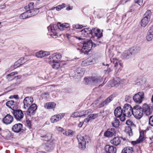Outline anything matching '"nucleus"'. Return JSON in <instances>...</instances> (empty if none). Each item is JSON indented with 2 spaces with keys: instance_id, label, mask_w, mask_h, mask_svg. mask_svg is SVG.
<instances>
[{
  "instance_id": "1",
  "label": "nucleus",
  "mask_w": 153,
  "mask_h": 153,
  "mask_svg": "<svg viewBox=\"0 0 153 153\" xmlns=\"http://www.w3.org/2000/svg\"><path fill=\"white\" fill-rule=\"evenodd\" d=\"M85 82L88 84L97 85L102 83L103 80L101 77L92 76L84 79Z\"/></svg>"
},
{
  "instance_id": "2",
  "label": "nucleus",
  "mask_w": 153,
  "mask_h": 153,
  "mask_svg": "<svg viewBox=\"0 0 153 153\" xmlns=\"http://www.w3.org/2000/svg\"><path fill=\"white\" fill-rule=\"evenodd\" d=\"M93 46V43L91 40H89L84 42L81 50V53L88 54Z\"/></svg>"
},
{
  "instance_id": "3",
  "label": "nucleus",
  "mask_w": 153,
  "mask_h": 153,
  "mask_svg": "<svg viewBox=\"0 0 153 153\" xmlns=\"http://www.w3.org/2000/svg\"><path fill=\"white\" fill-rule=\"evenodd\" d=\"M77 138L79 142V147L82 149L85 148L86 142L88 143L90 141V138L89 137H87L85 140L84 137L81 135H77Z\"/></svg>"
},
{
  "instance_id": "4",
  "label": "nucleus",
  "mask_w": 153,
  "mask_h": 153,
  "mask_svg": "<svg viewBox=\"0 0 153 153\" xmlns=\"http://www.w3.org/2000/svg\"><path fill=\"white\" fill-rule=\"evenodd\" d=\"M133 115L137 119H140L143 115V108L139 105H136L133 107Z\"/></svg>"
},
{
  "instance_id": "5",
  "label": "nucleus",
  "mask_w": 153,
  "mask_h": 153,
  "mask_svg": "<svg viewBox=\"0 0 153 153\" xmlns=\"http://www.w3.org/2000/svg\"><path fill=\"white\" fill-rule=\"evenodd\" d=\"M126 124L129 126H128L126 127L125 128V131L126 134V137L128 139L130 137L132 136L133 133L132 131V127L133 126H134V123L130 120H128L126 121Z\"/></svg>"
},
{
  "instance_id": "6",
  "label": "nucleus",
  "mask_w": 153,
  "mask_h": 153,
  "mask_svg": "<svg viewBox=\"0 0 153 153\" xmlns=\"http://www.w3.org/2000/svg\"><path fill=\"white\" fill-rule=\"evenodd\" d=\"M96 30L97 32L94 33V34L95 36L98 38H100L102 36V33H100V30L99 29H96L95 28L93 29L92 30L89 28H85L81 30L82 33H86L87 34H92Z\"/></svg>"
},
{
  "instance_id": "7",
  "label": "nucleus",
  "mask_w": 153,
  "mask_h": 153,
  "mask_svg": "<svg viewBox=\"0 0 153 153\" xmlns=\"http://www.w3.org/2000/svg\"><path fill=\"white\" fill-rule=\"evenodd\" d=\"M133 108H132L130 105L126 104L123 108V114L126 117H130L133 114Z\"/></svg>"
},
{
  "instance_id": "8",
  "label": "nucleus",
  "mask_w": 153,
  "mask_h": 153,
  "mask_svg": "<svg viewBox=\"0 0 153 153\" xmlns=\"http://www.w3.org/2000/svg\"><path fill=\"white\" fill-rule=\"evenodd\" d=\"M62 57L61 54L59 53H54L49 57V62L51 64L52 62H59Z\"/></svg>"
},
{
  "instance_id": "9",
  "label": "nucleus",
  "mask_w": 153,
  "mask_h": 153,
  "mask_svg": "<svg viewBox=\"0 0 153 153\" xmlns=\"http://www.w3.org/2000/svg\"><path fill=\"white\" fill-rule=\"evenodd\" d=\"M144 98V94L143 92H140L135 94L133 97L134 101L136 103L140 104Z\"/></svg>"
},
{
  "instance_id": "10",
  "label": "nucleus",
  "mask_w": 153,
  "mask_h": 153,
  "mask_svg": "<svg viewBox=\"0 0 153 153\" xmlns=\"http://www.w3.org/2000/svg\"><path fill=\"white\" fill-rule=\"evenodd\" d=\"M143 112L146 116L151 114L153 110V106H149L148 105L144 103L143 106Z\"/></svg>"
},
{
  "instance_id": "11",
  "label": "nucleus",
  "mask_w": 153,
  "mask_h": 153,
  "mask_svg": "<svg viewBox=\"0 0 153 153\" xmlns=\"http://www.w3.org/2000/svg\"><path fill=\"white\" fill-rule=\"evenodd\" d=\"M59 29L58 28L57 24L56 25H51L50 26L48 27V29L49 31H51L53 33V34L51 35V36L54 38H56L58 35H57V29Z\"/></svg>"
},
{
  "instance_id": "12",
  "label": "nucleus",
  "mask_w": 153,
  "mask_h": 153,
  "mask_svg": "<svg viewBox=\"0 0 153 153\" xmlns=\"http://www.w3.org/2000/svg\"><path fill=\"white\" fill-rule=\"evenodd\" d=\"M12 113L15 118L18 120H20L23 117L24 114L21 110H13Z\"/></svg>"
},
{
  "instance_id": "13",
  "label": "nucleus",
  "mask_w": 153,
  "mask_h": 153,
  "mask_svg": "<svg viewBox=\"0 0 153 153\" xmlns=\"http://www.w3.org/2000/svg\"><path fill=\"white\" fill-rule=\"evenodd\" d=\"M37 108L36 105L35 104L33 103L31 104L28 108H27V115L30 116L36 113Z\"/></svg>"
},
{
  "instance_id": "14",
  "label": "nucleus",
  "mask_w": 153,
  "mask_h": 153,
  "mask_svg": "<svg viewBox=\"0 0 153 153\" xmlns=\"http://www.w3.org/2000/svg\"><path fill=\"white\" fill-rule=\"evenodd\" d=\"M33 101V98L31 97H26L23 100L24 108H27L32 104Z\"/></svg>"
},
{
  "instance_id": "15",
  "label": "nucleus",
  "mask_w": 153,
  "mask_h": 153,
  "mask_svg": "<svg viewBox=\"0 0 153 153\" xmlns=\"http://www.w3.org/2000/svg\"><path fill=\"white\" fill-rule=\"evenodd\" d=\"M111 62L114 65L115 69L118 68L119 70L120 71L121 70V68L123 67V65L120 61L116 59H113L111 60Z\"/></svg>"
},
{
  "instance_id": "16",
  "label": "nucleus",
  "mask_w": 153,
  "mask_h": 153,
  "mask_svg": "<svg viewBox=\"0 0 153 153\" xmlns=\"http://www.w3.org/2000/svg\"><path fill=\"white\" fill-rule=\"evenodd\" d=\"M12 130L16 133L22 132L23 130L22 129V125L20 123L16 124L12 126Z\"/></svg>"
},
{
  "instance_id": "17",
  "label": "nucleus",
  "mask_w": 153,
  "mask_h": 153,
  "mask_svg": "<svg viewBox=\"0 0 153 153\" xmlns=\"http://www.w3.org/2000/svg\"><path fill=\"white\" fill-rule=\"evenodd\" d=\"M116 134V131L114 128H110L104 133V136L106 137H110L114 136Z\"/></svg>"
},
{
  "instance_id": "18",
  "label": "nucleus",
  "mask_w": 153,
  "mask_h": 153,
  "mask_svg": "<svg viewBox=\"0 0 153 153\" xmlns=\"http://www.w3.org/2000/svg\"><path fill=\"white\" fill-rule=\"evenodd\" d=\"M13 117L9 114H7L3 119V123L6 125L10 124L13 121Z\"/></svg>"
},
{
  "instance_id": "19",
  "label": "nucleus",
  "mask_w": 153,
  "mask_h": 153,
  "mask_svg": "<svg viewBox=\"0 0 153 153\" xmlns=\"http://www.w3.org/2000/svg\"><path fill=\"white\" fill-rule=\"evenodd\" d=\"M64 116V114H60L52 116L51 119L52 123H54L57 122L62 118Z\"/></svg>"
},
{
  "instance_id": "20",
  "label": "nucleus",
  "mask_w": 153,
  "mask_h": 153,
  "mask_svg": "<svg viewBox=\"0 0 153 153\" xmlns=\"http://www.w3.org/2000/svg\"><path fill=\"white\" fill-rule=\"evenodd\" d=\"M113 99V95H111L107 98L104 101L100 103L98 105L99 108L107 105L110 103Z\"/></svg>"
},
{
  "instance_id": "21",
  "label": "nucleus",
  "mask_w": 153,
  "mask_h": 153,
  "mask_svg": "<svg viewBox=\"0 0 153 153\" xmlns=\"http://www.w3.org/2000/svg\"><path fill=\"white\" fill-rule=\"evenodd\" d=\"M6 105L8 107L13 110L17 108L16 102L13 100L7 101L6 103Z\"/></svg>"
},
{
  "instance_id": "22",
  "label": "nucleus",
  "mask_w": 153,
  "mask_h": 153,
  "mask_svg": "<svg viewBox=\"0 0 153 153\" xmlns=\"http://www.w3.org/2000/svg\"><path fill=\"white\" fill-rule=\"evenodd\" d=\"M122 139V137H114L111 140V143L115 146H118L120 144Z\"/></svg>"
},
{
  "instance_id": "23",
  "label": "nucleus",
  "mask_w": 153,
  "mask_h": 153,
  "mask_svg": "<svg viewBox=\"0 0 153 153\" xmlns=\"http://www.w3.org/2000/svg\"><path fill=\"white\" fill-rule=\"evenodd\" d=\"M54 146V144L53 141L48 142L45 144V149L46 151H49L53 149Z\"/></svg>"
},
{
  "instance_id": "24",
  "label": "nucleus",
  "mask_w": 153,
  "mask_h": 153,
  "mask_svg": "<svg viewBox=\"0 0 153 153\" xmlns=\"http://www.w3.org/2000/svg\"><path fill=\"white\" fill-rule=\"evenodd\" d=\"M144 132L141 131L140 132V136L139 138L135 141H132V143L134 145L136 143H140L142 142L144 140Z\"/></svg>"
},
{
  "instance_id": "25",
  "label": "nucleus",
  "mask_w": 153,
  "mask_h": 153,
  "mask_svg": "<svg viewBox=\"0 0 153 153\" xmlns=\"http://www.w3.org/2000/svg\"><path fill=\"white\" fill-rule=\"evenodd\" d=\"M106 152L108 153H116L117 149L114 146H110L107 145L106 146Z\"/></svg>"
},
{
  "instance_id": "26",
  "label": "nucleus",
  "mask_w": 153,
  "mask_h": 153,
  "mask_svg": "<svg viewBox=\"0 0 153 153\" xmlns=\"http://www.w3.org/2000/svg\"><path fill=\"white\" fill-rule=\"evenodd\" d=\"M123 109H122L120 107H118L115 109L114 111V114L116 117H119L123 114Z\"/></svg>"
},
{
  "instance_id": "27",
  "label": "nucleus",
  "mask_w": 153,
  "mask_h": 153,
  "mask_svg": "<svg viewBox=\"0 0 153 153\" xmlns=\"http://www.w3.org/2000/svg\"><path fill=\"white\" fill-rule=\"evenodd\" d=\"M129 49L132 55L139 52L140 51V48L139 47H133Z\"/></svg>"
},
{
  "instance_id": "28",
  "label": "nucleus",
  "mask_w": 153,
  "mask_h": 153,
  "mask_svg": "<svg viewBox=\"0 0 153 153\" xmlns=\"http://www.w3.org/2000/svg\"><path fill=\"white\" fill-rule=\"evenodd\" d=\"M27 11L30 17L36 15L39 11V9H33L32 10H27Z\"/></svg>"
},
{
  "instance_id": "29",
  "label": "nucleus",
  "mask_w": 153,
  "mask_h": 153,
  "mask_svg": "<svg viewBox=\"0 0 153 153\" xmlns=\"http://www.w3.org/2000/svg\"><path fill=\"white\" fill-rule=\"evenodd\" d=\"M81 112L82 117H85L87 116H88L90 115V114L92 113V111L91 109H89Z\"/></svg>"
},
{
  "instance_id": "30",
  "label": "nucleus",
  "mask_w": 153,
  "mask_h": 153,
  "mask_svg": "<svg viewBox=\"0 0 153 153\" xmlns=\"http://www.w3.org/2000/svg\"><path fill=\"white\" fill-rule=\"evenodd\" d=\"M57 25L58 28L61 30H64V28H67L69 27V25L68 24L65 23L63 24L62 25L60 23H57Z\"/></svg>"
},
{
  "instance_id": "31",
  "label": "nucleus",
  "mask_w": 153,
  "mask_h": 153,
  "mask_svg": "<svg viewBox=\"0 0 153 153\" xmlns=\"http://www.w3.org/2000/svg\"><path fill=\"white\" fill-rule=\"evenodd\" d=\"M132 55V54L131 53L130 50L129 49L125 51L122 55L123 56L124 58L128 59L130 58Z\"/></svg>"
},
{
  "instance_id": "32",
  "label": "nucleus",
  "mask_w": 153,
  "mask_h": 153,
  "mask_svg": "<svg viewBox=\"0 0 153 153\" xmlns=\"http://www.w3.org/2000/svg\"><path fill=\"white\" fill-rule=\"evenodd\" d=\"M56 105V104L55 103L50 102L45 104L44 107L47 109H52L54 108Z\"/></svg>"
},
{
  "instance_id": "33",
  "label": "nucleus",
  "mask_w": 153,
  "mask_h": 153,
  "mask_svg": "<svg viewBox=\"0 0 153 153\" xmlns=\"http://www.w3.org/2000/svg\"><path fill=\"white\" fill-rule=\"evenodd\" d=\"M133 149L130 147L125 148L122 151L121 153H133Z\"/></svg>"
},
{
  "instance_id": "34",
  "label": "nucleus",
  "mask_w": 153,
  "mask_h": 153,
  "mask_svg": "<svg viewBox=\"0 0 153 153\" xmlns=\"http://www.w3.org/2000/svg\"><path fill=\"white\" fill-rule=\"evenodd\" d=\"M150 20L144 18L141 20V25L143 27H145L149 23Z\"/></svg>"
},
{
  "instance_id": "35",
  "label": "nucleus",
  "mask_w": 153,
  "mask_h": 153,
  "mask_svg": "<svg viewBox=\"0 0 153 153\" xmlns=\"http://www.w3.org/2000/svg\"><path fill=\"white\" fill-rule=\"evenodd\" d=\"M113 126L114 127L117 128L120 125V122L118 119L116 118H114V120L111 123Z\"/></svg>"
},
{
  "instance_id": "36",
  "label": "nucleus",
  "mask_w": 153,
  "mask_h": 153,
  "mask_svg": "<svg viewBox=\"0 0 153 153\" xmlns=\"http://www.w3.org/2000/svg\"><path fill=\"white\" fill-rule=\"evenodd\" d=\"M42 140L45 141H48L51 140L52 137V134L51 133H48L42 137Z\"/></svg>"
},
{
  "instance_id": "37",
  "label": "nucleus",
  "mask_w": 153,
  "mask_h": 153,
  "mask_svg": "<svg viewBox=\"0 0 153 153\" xmlns=\"http://www.w3.org/2000/svg\"><path fill=\"white\" fill-rule=\"evenodd\" d=\"M152 12L150 10H147L143 16V18L150 20Z\"/></svg>"
},
{
  "instance_id": "38",
  "label": "nucleus",
  "mask_w": 153,
  "mask_h": 153,
  "mask_svg": "<svg viewBox=\"0 0 153 153\" xmlns=\"http://www.w3.org/2000/svg\"><path fill=\"white\" fill-rule=\"evenodd\" d=\"M30 16L27 10L22 14L19 16L20 18L21 19H24L29 17Z\"/></svg>"
},
{
  "instance_id": "39",
  "label": "nucleus",
  "mask_w": 153,
  "mask_h": 153,
  "mask_svg": "<svg viewBox=\"0 0 153 153\" xmlns=\"http://www.w3.org/2000/svg\"><path fill=\"white\" fill-rule=\"evenodd\" d=\"M146 39L148 41H150L153 39V33L148 32L146 36Z\"/></svg>"
},
{
  "instance_id": "40",
  "label": "nucleus",
  "mask_w": 153,
  "mask_h": 153,
  "mask_svg": "<svg viewBox=\"0 0 153 153\" xmlns=\"http://www.w3.org/2000/svg\"><path fill=\"white\" fill-rule=\"evenodd\" d=\"M51 64L52 66V68L56 69H58L60 65L59 62H52Z\"/></svg>"
},
{
  "instance_id": "41",
  "label": "nucleus",
  "mask_w": 153,
  "mask_h": 153,
  "mask_svg": "<svg viewBox=\"0 0 153 153\" xmlns=\"http://www.w3.org/2000/svg\"><path fill=\"white\" fill-rule=\"evenodd\" d=\"M137 6L134 4H131V6L129 7V11L130 12H133L136 10L137 9Z\"/></svg>"
},
{
  "instance_id": "42",
  "label": "nucleus",
  "mask_w": 153,
  "mask_h": 153,
  "mask_svg": "<svg viewBox=\"0 0 153 153\" xmlns=\"http://www.w3.org/2000/svg\"><path fill=\"white\" fill-rule=\"evenodd\" d=\"M71 117H82L81 112H75L72 114Z\"/></svg>"
},
{
  "instance_id": "43",
  "label": "nucleus",
  "mask_w": 153,
  "mask_h": 153,
  "mask_svg": "<svg viewBox=\"0 0 153 153\" xmlns=\"http://www.w3.org/2000/svg\"><path fill=\"white\" fill-rule=\"evenodd\" d=\"M120 79L118 77H116L113 80V85H112V86H114L118 84L120 82Z\"/></svg>"
},
{
  "instance_id": "44",
  "label": "nucleus",
  "mask_w": 153,
  "mask_h": 153,
  "mask_svg": "<svg viewBox=\"0 0 153 153\" xmlns=\"http://www.w3.org/2000/svg\"><path fill=\"white\" fill-rule=\"evenodd\" d=\"M20 60H18L16 62L14 65V67L15 68H17L22 65L25 62H20Z\"/></svg>"
},
{
  "instance_id": "45",
  "label": "nucleus",
  "mask_w": 153,
  "mask_h": 153,
  "mask_svg": "<svg viewBox=\"0 0 153 153\" xmlns=\"http://www.w3.org/2000/svg\"><path fill=\"white\" fill-rule=\"evenodd\" d=\"M35 56L37 58H42L43 57V51H40L39 52H36L35 54Z\"/></svg>"
},
{
  "instance_id": "46",
  "label": "nucleus",
  "mask_w": 153,
  "mask_h": 153,
  "mask_svg": "<svg viewBox=\"0 0 153 153\" xmlns=\"http://www.w3.org/2000/svg\"><path fill=\"white\" fill-rule=\"evenodd\" d=\"M43 79L42 77H39L38 76H35L34 79V81L36 82H41Z\"/></svg>"
},
{
  "instance_id": "47",
  "label": "nucleus",
  "mask_w": 153,
  "mask_h": 153,
  "mask_svg": "<svg viewBox=\"0 0 153 153\" xmlns=\"http://www.w3.org/2000/svg\"><path fill=\"white\" fill-rule=\"evenodd\" d=\"M99 103V100H96L95 101L94 103H92L91 104V105L94 107L96 108L97 107L98 108H99L98 107V105L99 104H98Z\"/></svg>"
},
{
  "instance_id": "48",
  "label": "nucleus",
  "mask_w": 153,
  "mask_h": 153,
  "mask_svg": "<svg viewBox=\"0 0 153 153\" xmlns=\"http://www.w3.org/2000/svg\"><path fill=\"white\" fill-rule=\"evenodd\" d=\"M89 116L91 120L97 118L98 116V114H90V115Z\"/></svg>"
},
{
  "instance_id": "49",
  "label": "nucleus",
  "mask_w": 153,
  "mask_h": 153,
  "mask_svg": "<svg viewBox=\"0 0 153 153\" xmlns=\"http://www.w3.org/2000/svg\"><path fill=\"white\" fill-rule=\"evenodd\" d=\"M149 124L152 126H153V115L151 116L149 118Z\"/></svg>"
},
{
  "instance_id": "50",
  "label": "nucleus",
  "mask_w": 153,
  "mask_h": 153,
  "mask_svg": "<svg viewBox=\"0 0 153 153\" xmlns=\"http://www.w3.org/2000/svg\"><path fill=\"white\" fill-rule=\"evenodd\" d=\"M74 132L72 130H69L67 131V136H72L74 134Z\"/></svg>"
},
{
  "instance_id": "51",
  "label": "nucleus",
  "mask_w": 153,
  "mask_h": 153,
  "mask_svg": "<svg viewBox=\"0 0 153 153\" xmlns=\"http://www.w3.org/2000/svg\"><path fill=\"white\" fill-rule=\"evenodd\" d=\"M33 4L34 3L33 2H30L29 3L28 5V8L29 10H32L33 8Z\"/></svg>"
},
{
  "instance_id": "52",
  "label": "nucleus",
  "mask_w": 153,
  "mask_h": 153,
  "mask_svg": "<svg viewBox=\"0 0 153 153\" xmlns=\"http://www.w3.org/2000/svg\"><path fill=\"white\" fill-rule=\"evenodd\" d=\"M82 65L83 66H86L89 65V64L87 60H85L82 62Z\"/></svg>"
},
{
  "instance_id": "53",
  "label": "nucleus",
  "mask_w": 153,
  "mask_h": 153,
  "mask_svg": "<svg viewBox=\"0 0 153 153\" xmlns=\"http://www.w3.org/2000/svg\"><path fill=\"white\" fill-rule=\"evenodd\" d=\"M112 68H108L107 70H105V73L107 74H108L110 72L112 71Z\"/></svg>"
},
{
  "instance_id": "54",
  "label": "nucleus",
  "mask_w": 153,
  "mask_h": 153,
  "mask_svg": "<svg viewBox=\"0 0 153 153\" xmlns=\"http://www.w3.org/2000/svg\"><path fill=\"white\" fill-rule=\"evenodd\" d=\"M143 2V0H134L135 3L139 5L142 4Z\"/></svg>"
},
{
  "instance_id": "55",
  "label": "nucleus",
  "mask_w": 153,
  "mask_h": 153,
  "mask_svg": "<svg viewBox=\"0 0 153 153\" xmlns=\"http://www.w3.org/2000/svg\"><path fill=\"white\" fill-rule=\"evenodd\" d=\"M125 117H126V116L123 114L120 116H119V117H120L121 121H123L125 120Z\"/></svg>"
},
{
  "instance_id": "56",
  "label": "nucleus",
  "mask_w": 153,
  "mask_h": 153,
  "mask_svg": "<svg viewBox=\"0 0 153 153\" xmlns=\"http://www.w3.org/2000/svg\"><path fill=\"white\" fill-rule=\"evenodd\" d=\"M91 120V119H90L89 116L88 115V117L87 118H85L84 119L83 122L87 123H88Z\"/></svg>"
},
{
  "instance_id": "57",
  "label": "nucleus",
  "mask_w": 153,
  "mask_h": 153,
  "mask_svg": "<svg viewBox=\"0 0 153 153\" xmlns=\"http://www.w3.org/2000/svg\"><path fill=\"white\" fill-rule=\"evenodd\" d=\"M50 54V53L49 52L43 51V57L48 56Z\"/></svg>"
},
{
  "instance_id": "58",
  "label": "nucleus",
  "mask_w": 153,
  "mask_h": 153,
  "mask_svg": "<svg viewBox=\"0 0 153 153\" xmlns=\"http://www.w3.org/2000/svg\"><path fill=\"white\" fill-rule=\"evenodd\" d=\"M55 8H56V10L57 11H59L60 10H61V7H60L59 5H58L57 6L55 7H53V8H52L51 9L52 10H53Z\"/></svg>"
},
{
  "instance_id": "59",
  "label": "nucleus",
  "mask_w": 153,
  "mask_h": 153,
  "mask_svg": "<svg viewBox=\"0 0 153 153\" xmlns=\"http://www.w3.org/2000/svg\"><path fill=\"white\" fill-rule=\"evenodd\" d=\"M14 75H15V74L14 73H13L12 72V73H11L10 74H8L6 76V78L7 79H8L10 77L13 76Z\"/></svg>"
},
{
  "instance_id": "60",
  "label": "nucleus",
  "mask_w": 153,
  "mask_h": 153,
  "mask_svg": "<svg viewBox=\"0 0 153 153\" xmlns=\"http://www.w3.org/2000/svg\"><path fill=\"white\" fill-rule=\"evenodd\" d=\"M127 2L126 0H121L120 1L119 3L120 4H124Z\"/></svg>"
},
{
  "instance_id": "61",
  "label": "nucleus",
  "mask_w": 153,
  "mask_h": 153,
  "mask_svg": "<svg viewBox=\"0 0 153 153\" xmlns=\"http://www.w3.org/2000/svg\"><path fill=\"white\" fill-rule=\"evenodd\" d=\"M27 124V126L30 128H31V124L30 122V121H27L26 122Z\"/></svg>"
},
{
  "instance_id": "62",
  "label": "nucleus",
  "mask_w": 153,
  "mask_h": 153,
  "mask_svg": "<svg viewBox=\"0 0 153 153\" xmlns=\"http://www.w3.org/2000/svg\"><path fill=\"white\" fill-rule=\"evenodd\" d=\"M148 32L153 33V25L152 26L150 27Z\"/></svg>"
},
{
  "instance_id": "63",
  "label": "nucleus",
  "mask_w": 153,
  "mask_h": 153,
  "mask_svg": "<svg viewBox=\"0 0 153 153\" xmlns=\"http://www.w3.org/2000/svg\"><path fill=\"white\" fill-rule=\"evenodd\" d=\"M125 100L126 101H128L130 98V97L128 95H126L125 96Z\"/></svg>"
},
{
  "instance_id": "64",
  "label": "nucleus",
  "mask_w": 153,
  "mask_h": 153,
  "mask_svg": "<svg viewBox=\"0 0 153 153\" xmlns=\"http://www.w3.org/2000/svg\"><path fill=\"white\" fill-rule=\"evenodd\" d=\"M59 7H61V9L65 7V3H62L61 5H59Z\"/></svg>"
}]
</instances>
